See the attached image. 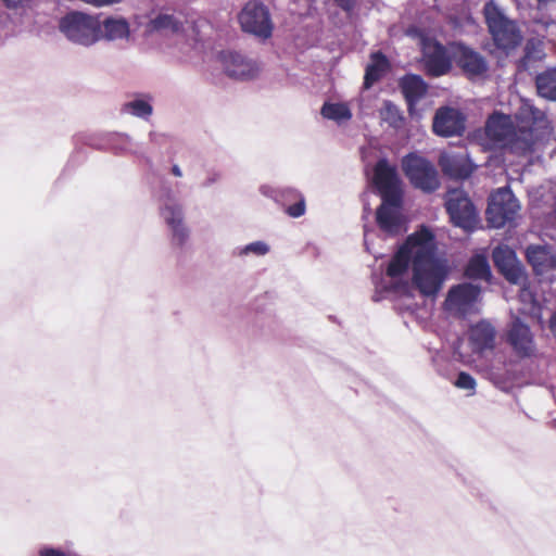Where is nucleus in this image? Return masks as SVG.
Segmentation results:
<instances>
[{
  "instance_id": "obj_1",
  "label": "nucleus",
  "mask_w": 556,
  "mask_h": 556,
  "mask_svg": "<svg viewBox=\"0 0 556 556\" xmlns=\"http://www.w3.org/2000/svg\"><path fill=\"white\" fill-rule=\"evenodd\" d=\"M412 267V281L425 296H434L447 278L446 261L437 255L435 240L431 231L421 228L410 235L391 260L387 275L401 279Z\"/></svg>"
},
{
  "instance_id": "obj_2",
  "label": "nucleus",
  "mask_w": 556,
  "mask_h": 556,
  "mask_svg": "<svg viewBox=\"0 0 556 556\" xmlns=\"http://www.w3.org/2000/svg\"><path fill=\"white\" fill-rule=\"evenodd\" d=\"M544 123L543 113L523 102L515 119L503 113H493L485 123V136L491 148L523 155L535 151L547 137Z\"/></svg>"
},
{
  "instance_id": "obj_3",
  "label": "nucleus",
  "mask_w": 556,
  "mask_h": 556,
  "mask_svg": "<svg viewBox=\"0 0 556 556\" xmlns=\"http://www.w3.org/2000/svg\"><path fill=\"white\" fill-rule=\"evenodd\" d=\"M374 182L382 198L376 214L377 224L386 233L397 235L403 230V216L400 181L395 167L391 166L387 160H380L375 167Z\"/></svg>"
},
{
  "instance_id": "obj_4",
  "label": "nucleus",
  "mask_w": 556,
  "mask_h": 556,
  "mask_svg": "<svg viewBox=\"0 0 556 556\" xmlns=\"http://www.w3.org/2000/svg\"><path fill=\"white\" fill-rule=\"evenodd\" d=\"M61 33L73 43L89 47L102 39L101 21L96 15L70 12L60 20Z\"/></svg>"
},
{
  "instance_id": "obj_5",
  "label": "nucleus",
  "mask_w": 556,
  "mask_h": 556,
  "mask_svg": "<svg viewBox=\"0 0 556 556\" xmlns=\"http://www.w3.org/2000/svg\"><path fill=\"white\" fill-rule=\"evenodd\" d=\"M485 22L495 45L504 50L514 49L521 41V34L515 22L508 20L493 0L483 9Z\"/></svg>"
},
{
  "instance_id": "obj_6",
  "label": "nucleus",
  "mask_w": 556,
  "mask_h": 556,
  "mask_svg": "<svg viewBox=\"0 0 556 556\" xmlns=\"http://www.w3.org/2000/svg\"><path fill=\"white\" fill-rule=\"evenodd\" d=\"M402 168L412 185L425 192H433L440 186L435 167L417 154L406 155L402 161Z\"/></svg>"
},
{
  "instance_id": "obj_7",
  "label": "nucleus",
  "mask_w": 556,
  "mask_h": 556,
  "mask_svg": "<svg viewBox=\"0 0 556 556\" xmlns=\"http://www.w3.org/2000/svg\"><path fill=\"white\" fill-rule=\"evenodd\" d=\"M520 204L511 190L507 187L497 189L491 194L486 208L489 224L493 228H501L515 219Z\"/></svg>"
},
{
  "instance_id": "obj_8",
  "label": "nucleus",
  "mask_w": 556,
  "mask_h": 556,
  "mask_svg": "<svg viewBox=\"0 0 556 556\" xmlns=\"http://www.w3.org/2000/svg\"><path fill=\"white\" fill-rule=\"evenodd\" d=\"M239 23L243 31L260 39L271 37L274 24L268 9L258 1L248 2L239 13Z\"/></svg>"
},
{
  "instance_id": "obj_9",
  "label": "nucleus",
  "mask_w": 556,
  "mask_h": 556,
  "mask_svg": "<svg viewBox=\"0 0 556 556\" xmlns=\"http://www.w3.org/2000/svg\"><path fill=\"white\" fill-rule=\"evenodd\" d=\"M480 288L472 283H460L450 289L444 302L447 313L466 317L479 311Z\"/></svg>"
},
{
  "instance_id": "obj_10",
  "label": "nucleus",
  "mask_w": 556,
  "mask_h": 556,
  "mask_svg": "<svg viewBox=\"0 0 556 556\" xmlns=\"http://www.w3.org/2000/svg\"><path fill=\"white\" fill-rule=\"evenodd\" d=\"M446 211L452 223L466 231H471L478 223L477 212L464 191L455 189L446 194Z\"/></svg>"
},
{
  "instance_id": "obj_11",
  "label": "nucleus",
  "mask_w": 556,
  "mask_h": 556,
  "mask_svg": "<svg viewBox=\"0 0 556 556\" xmlns=\"http://www.w3.org/2000/svg\"><path fill=\"white\" fill-rule=\"evenodd\" d=\"M218 59L226 74L233 79H252L260 73V66L256 61L240 52L222 51Z\"/></svg>"
},
{
  "instance_id": "obj_12",
  "label": "nucleus",
  "mask_w": 556,
  "mask_h": 556,
  "mask_svg": "<svg viewBox=\"0 0 556 556\" xmlns=\"http://www.w3.org/2000/svg\"><path fill=\"white\" fill-rule=\"evenodd\" d=\"M161 215L170 229L173 243L182 247L189 238V229L184 223L181 205L174 198H167Z\"/></svg>"
},
{
  "instance_id": "obj_13",
  "label": "nucleus",
  "mask_w": 556,
  "mask_h": 556,
  "mask_svg": "<svg viewBox=\"0 0 556 556\" xmlns=\"http://www.w3.org/2000/svg\"><path fill=\"white\" fill-rule=\"evenodd\" d=\"M493 261L505 278L513 283H522L526 280L523 269L518 262L514 250L501 245L493 250Z\"/></svg>"
},
{
  "instance_id": "obj_14",
  "label": "nucleus",
  "mask_w": 556,
  "mask_h": 556,
  "mask_svg": "<svg viewBox=\"0 0 556 556\" xmlns=\"http://www.w3.org/2000/svg\"><path fill=\"white\" fill-rule=\"evenodd\" d=\"M465 130V117L456 109L442 108L433 118V131L442 137L460 135Z\"/></svg>"
},
{
  "instance_id": "obj_15",
  "label": "nucleus",
  "mask_w": 556,
  "mask_h": 556,
  "mask_svg": "<svg viewBox=\"0 0 556 556\" xmlns=\"http://www.w3.org/2000/svg\"><path fill=\"white\" fill-rule=\"evenodd\" d=\"M439 165L444 175L453 179H466L475 168L466 153L443 152L439 157Z\"/></svg>"
},
{
  "instance_id": "obj_16",
  "label": "nucleus",
  "mask_w": 556,
  "mask_h": 556,
  "mask_svg": "<svg viewBox=\"0 0 556 556\" xmlns=\"http://www.w3.org/2000/svg\"><path fill=\"white\" fill-rule=\"evenodd\" d=\"M424 61L428 74L434 77L444 75L451 68V60L446 50L438 42H425Z\"/></svg>"
},
{
  "instance_id": "obj_17",
  "label": "nucleus",
  "mask_w": 556,
  "mask_h": 556,
  "mask_svg": "<svg viewBox=\"0 0 556 556\" xmlns=\"http://www.w3.org/2000/svg\"><path fill=\"white\" fill-rule=\"evenodd\" d=\"M526 256L533 271L539 276L556 270V253L551 245L531 244L526 249Z\"/></svg>"
},
{
  "instance_id": "obj_18",
  "label": "nucleus",
  "mask_w": 556,
  "mask_h": 556,
  "mask_svg": "<svg viewBox=\"0 0 556 556\" xmlns=\"http://www.w3.org/2000/svg\"><path fill=\"white\" fill-rule=\"evenodd\" d=\"M507 339L514 351L521 357L531 356L535 351L531 330L519 318L513 321Z\"/></svg>"
},
{
  "instance_id": "obj_19",
  "label": "nucleus",
  "mask_w": 556,
  "mask_h": 556,
  "mask_svg": "<svg viewBox=\"0 0 556 556\" xmlns=\"http://www.w3.org/2000/svg\"><path fill=\"white\" fill-rule=\"evenodd\" d=\"M457 64L470 78L481 77L488 71V64L482 55L467 47H459Z\"/></svg>"
},
{
  "instance_id": "obj_20",
  "label": "nucleus",
  "mask_w": 556,
  "mask_h": 556,
  "mask_svg": "<svg viewBox=\"0 0 556 556\" xmlns=\"http://www.w3.org/2000/svg\"><path fill=\"white\" fill-rule=\"evenodd\" d=\"M261 192L266 197L273 198L277 202L281 201L282 205H287V200H295L294 204L286 207V213L293 218L301 217L305 213L304 198L292 189L278 191L268 186H263L261 187Z\"/></svg>"
},
{
  "instance_id": "obj_21",
  "label": "nucleus",
  "mask_w": 556,
  "mask_h": 556,
  "mask_svg": "<svg viewBox=\"0 0 556 556\" xmlns=\"http://www.w3.org/2000/svg\"><path fill=\"white\" fill-rule=\"evenodd\" d=\"M495 328L486 320H481L469 330V341L476 351L492 350L495 343Z\"/></svg>"
},
{
  "instance_id": "obj_22",
  "label": "nucleus",
  "mask_w": 556,
  "mask_h": 556,
  "mask_svg": "<svg viewBox=\"0 0 556 556\" xmlns=\"http://www.w3.org/2000/svg\"><path fill=\"white\" fill-rule=\"evenodd\" d=\"M102 39L114 41L128 39L129 23L124 17H108L101 22Z\"/></svg>"
},
{
  "instance_id": "obj_23",
  "label": "nucleus",
  "mask_w": 556,
  "mask_h": 556,
  "mask_svg": "<svg viewBox=\"0 0 556 556\" xmlns=\"http://www.w3.org/2000/svg\"><path fill=\"white\" fill-rule=\"evenodd\" d=\"M401 88L409 108L421 99L427 91L425 81L417 75H407L403 77L401 80Z\"/></svg>"
},
{
  "instance_id": "obj_24",
  "label": "nucleus",
  "mask_w": 556,
  "mask_h": 556,
  "mask_svg": "<svg viewBox=\"0 0 556 556\" xmlns=\"http://www.w3.org/2000/svg\"><path fill=\"white\" fill-rule=\"evenodd\" d=\"M152 97L149 94H137L134 99L125 102L122 106V112L132 116L147 119L153 113L151 104Z\"/></svg>"
},
{
  "instance_id": "obj_25",
  "label": "nucleus",
  "mask_w": 556,
  "mask_h": 556,
  "mask_svg": "<svg viewBox=\"0 0 556 556\" xmlns=\"http://www.w3.org/2000/svg\"><path fill=\"white\" fill-rule=\"evenodd\" d=\"M535 83L541 97L556 101V68H551L539 74Z\"/></svg>"
},
{
  "instance_id": "obj_26",
  "label": "nucleus",
  "mask_w": 556,
  "mask_h": 556,
  "mask_svg": "<svg viewBox=\"0 0 556 556\" xmlns=\"http://www.w3.org/2000/svg\"><path fill=\"white\" fill-rule=\"evenodd\" d=\"M320 114L323 117L333 121L337 124L349 122L352 118L351 109L346 103L325 102L321 106Z\"/></svg>"
},
{
  "instance_id": "obj_27",
  "label": "nucleus",
  "mask_w": 556,
  "mask_h": 556,
  "mask_svg": "<svg viewBox=\"0 0 556 556\" xmlns=\"http://www.w3.org/2000/svg\"><path fill=\"white\" fill-rule=\"evenodd\" d=\"M466 276L472 279L488 280L491 270L486 257L480 254L472 256L466 267Z\"/></svg>"
},
{
  "instance_id": "obj_28",
  "label": "nucleus",
  "mask_w": 556,
  "mask_h": 556,
  "mask_svg": "<svg viewBox=\"0 0 556 556\" xmlns=\"http://www.w3.org/2000/svg\"><path fill=\"white\" fill-rule=\"evenodd\" d=\"M388 61L381 53H375L371 56V63L366 68L365 86L368 88L377 81L387 70Z\"/></svg>"
},
{
  "instance_id": "obj_29",
  "label": "nucleus",
  "mask_w": 556,
  "mask_h": 556,
  "mask_svg": "<svg viewBox=\"0 0 556 556\" xmlns=\"http://www.w3.org/2000/svg\"><path fill=\"white\" fill-rule=\"evenodd\" d=\"M151 27L154 30L178 33L182 27V22L173 14L162 13L151 21Z\"/></svg>"
},
{
  "instance_id": "obj_30",
  "label": "nucleus",
  "mask_w": 556,
  "mask_h": 556,
  "mask_svg": "<svg viewBox=\"0 0 556 556\" xmlns=\"http://www.w3.org/2000/svg\"><path fill=\"white\" fill-rule=\"evenodd\" d=\"M381 119L393 128L401 127L403 117L400 110L391 102H384L383 108L380 111Z\"/></svg>"
},
{
  "instance_id": "obj_31",
  "label": "nucleus",
  "mask_w": 556,
  "mask_h": 556,
  "mask_svg": "<svg viewBox=\"0 0 556 556\" xmlns=\"http://www.w3.org/2000/svg\"><path fill=\"white\" fill-rule=\"evenodd\" d=\"M454 384L458 389L470 391V394L475 393V389L477 386L475 378L465 371H460L458 374L457 379Z\"/></svg>"
},
{
  "instance_id": "obj_32",
  "label": "nucleus",
  "mask_w": 556,
  "mask_h": 556,
  "mask_svg": "<svg viewBox=\"0 0 556 556\" xmlns=\"http://www.w3.org/2000/svg\"><path fill=\"white\" fill-rule=\"evenodd\" d=\"M269 251V247L263 242V241H255L248 245H245L241 251L240 254H249L253 253L256 255H265Z\"/></svg>"
},
{
  "instance_id": "obj_33",
  "label": "nucleus",
  "mask_w": 556,
  "mask_h": 556,
  "mask_svg": "<svg viewBox=\"0 0 556 556\" xmlns=\"http://www.w3.org/2000/svg\"><path fill=\"white\" fill-rule=\"evenodd\" d=\"M519 298L523 303L530 305L528 311H529V313H532L535 307V298H534L533 293L531 292V290L523 286L520 290Z\"/></svg>"
},
{
  "instance_id": "obj_34",
  "label": "nucleus",
  "mask_w": 556,
  "mask_h": 556,
  "mask_svg": "<svg viewBox=\"0 0 556 556\" xmlns=\"http://www.w3.org/2000/svg\"><path fill=\"white\" fill-rule=\"evenodd\" d=\"M220 179V175L217 172H212L207 174V177L203 181L204 187H210L213 184L217 182Z\"/></svg>"
},
{
  "instance_id": "obj_35",
  "label": "nucleus",
  "mask_w": 556,
  "mask_h": 556,
  "mask_svg": "<svg viewBox=\"0 0 556 556\" xmlns=\"http://www.w3.org/2000/svg\"><path fill=\"white\" fill-rule=\"evenodd\" d=\"M334 2L345 11H350L354 7V0H334Z\"/></svg>"
},
{
  "instance_id": "obj_36",
  "label": "nucleus",
  "mask_w": 556,
  "mask_h": 556,
  "mask_svg": "<svg viewBox=\"0 0 556 556\" xmlns=\"http://www.w3.org/2000/svg\"><path fill=\"white\" fill-rule=\"evenodd\" d=\"M40 556H66L63 552L53 548H46L40 552Z\"/></svg>"
},
{
  "instance_id": "obj_37",
  "label": "nucleus",
  "mask_w": 556,
  "mask_h": 556,
  "mask_svg": "<svg viewBox=\"0 0 556 556\" xmlns=\"http://www.w3.org/2000/svg\"><path fill=\"white\" fill-rule=\"evenodd\" d=\"M119 140L123 143V148L122 149L130 150L131 139L128 136L122 135V136H119Z\"/></svg>"
},
{
  "instance_id": "obj_38",
  "label": "nucleus",
  "mask_w": 556,
  "mask_h": 556,
  "mask_svg": "<svg viewBox=\"0 0 556 556\" xmlns=\"http://www.w3.org/2000/svg\"><path fill=\"white\" fill-rule=\"evenodd\" d=\"M24 1L25 0H3L8 8H17L18 5L23 4Z\"/></svg>"
},
{
  "instance_id": "obj_39",
  "label": "nucleus",
  "mask_w": 556,
  "mask_h": 556,
  "mask_svg": "<svg viewBox=\"0 0 556 556\" xmlns=\"http://www.w3.org/2000/svg\"><path fill=\"white\" fill-rule=\"evenodd\" d=\"M172 173L177 176V177H181L182 176V173H181V169L179 168L178 165H174L173 168H172Z\"/></svg>"
},
{
  "instance_id": "obj_40",
  "label": "nucleus",
  "mask_w": 556,
  "mask_h": 556,
  "mask_svg": "<svg viewBox=\"0 0 556 556\" xmlns=\"http://www.w3.org/2000/svg\"><path fill=\"white\" fill-rule=\"evenodd\" d=\"M364 243H365V247L366 249L369 251V245H368V230L365 228L364 230Z\"/></svg>"
},
{
  "instance_id": "obj_41",
  "label": "nucleus",
  "mask_w": 556,
  "mask_h": 556,
  "mask_svg": "<svg viewBox=\"0 0 556 556\" xmlns=\"http://www.w3.org/2000/svg\"><path fill=\"white\" fill-rule=\"evenodd\" d=\"M154 138H155V134L151 132V134H150V139L153 141V140H154Z\"/></svg>"
}]
</instances>
